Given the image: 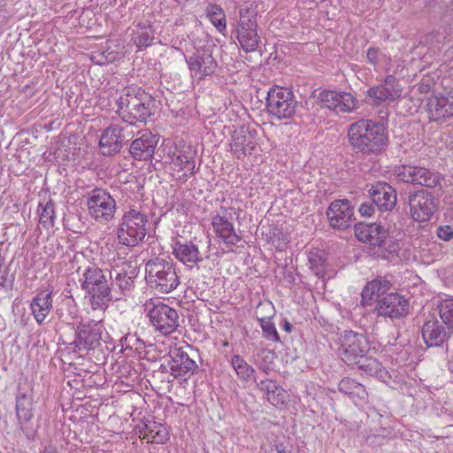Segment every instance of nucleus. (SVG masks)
<instances>
[{"mask_svg": "<svg viewBox=\"0 0 453 453\" xmlns=\"http://www.w3.org/2000/svg\"><path fill=\"white\" fill-rule=\"evenodd\" d=\"M380 120L361 119L348 127L347 136L349 146L355 154L378 156L387 147L388 111H380Z\"/></svg>", "mask_w": 453, "mask_h": 453, "instance_id": "1", "label": "nucleus"}, {"mask_svg": "<svg viewBox=\"0 0 453 453\" xmlns=\"http://www.w3.org/2000/svg\"><path fill=\"white\" fill-rule=\"evenodd\" d=\"M117 104L123 123L130 125L133 129L138 123H145L152 114L153 98L140 88H125Z\"/></svg>", "mask_w": 453, "mask_h": 453, "instance_id": "2", "label": "nucleus"}, {"mask_svg": "<svg viewBox=\"0 0 453 453\" xmlns=\"http://www.w3.org/2000/svg\"><path fill=\"white\" fill-rule=\"evenodd\" d=\"M148 285L161 294H169L180 283L176 264L170 258L154 257L145 265Z\"/></svg>", "mask_w": 453, "mask_h": 453, "instance_id": "3", "label": "nucleus"}, {"mask_svg": "<svg viewBox=\"0 0 453 453\" xmlns=\"http://www.w3.org/2000/svg\"><path fill=\"white\" fill-rule=\"evenodd\" d=\"M139 273L137 261L113 258L108 274L111 279L110 295L111 300H119L134 288V280Z\"/></svg>", "mask_w": 453, "mask_h": 453, "instance_id": "4", "label": "nucleus"}, {"mask_svg": "<svg viewBox=\"0 0 453 453\" xmlns=\"http://www.w3.org/2000/svg\"><path fill=\"white\" fill-rule=\"evenodd\" d=\"M149 219L146 213L130 209L124 212L118 231V241L127 247H136L143 242L147 234Z\"/></svg>", "mask_w": 453, "mask_h": 453, "instance_id": "5", "label": "nucleus"}, {"mask_svg": "<svg viewBox=\"0 0 453 453\" xmlns=\"http://www.w3.org/2000/svg\"><path fill=\"white\" fill-rule=\"evenodd\" d=\"M107 274L96 265L88 266L83 273L81 289L91 296V306L94 310L107 306L111 302V289Z\"/></svg>", "mask_w": 453, "mask_h": 453, "instance_id": "6", "label": "nucleus"}, {"mask_svg": "<svg viewBox=\"0 0 453 453\" xmlns=\"http://www.w3.org/2000/svg\"><path fill=\"white\" fill-rule=\"evenodd\" d=\"M257 11L252 4H245L239 9V20L234 35L241 47L246 52L255 51L259 43L257 34Z\"/></svg>", "mask_w": 453, "mask_h": 453, "instance_id": "7", "label": "nucleus"}, {"mask_svg": "<svg viewBox=\"0 0 453 453\" xmlns=\"http://www.w3.org/2000/svg\"><path fill=\"white\" fill-rule=\"evenodd\" d=\"M144 310L154 329L163 335H169L179 326V315L176 310L156 299L144 304Z\"/></svg>", "mask_w": 453, "mask_h": 453, "instance_id": "8", "label": "nucleus"}, {"mask_svg": "<svg viewBox=\"0 0 453 453\" xmlns=\"http://www.w3.org/2000/svg\"><path fill=\"white\" fill-rule=\"evenodd\" d=\"M297 104L293 92L288 88H271L267 93V111L278 119L292 118L296 111Z\"/></svg>", "mask_w": 453, "mask_h": 453, "instance_id": "9", "label": "nucleus"}, {"mask_svg": "<svg viewBox=\"0 0 453 453\" xmlns=\"http://www.w3.org/2000/svg\"><path fill=\"white\" fill-rule=\"evenodd\" d=\"M87 206L89 215L100 223L112 219L117 209L115 199L103 188H94L88 194Z\"/></svg>", "mask_w": 453, "mask_h": 453, "instance_id": "10", "label": "nucleus"}, {"mask_svg": "<svg viewBox=\"0 0 453 453\" xmlns=\"http://www.w3.org/2000/svg\"><path fill=\"white\" fill-rule=\"evenodd\" d=\"M134 129L128 124H111L106 127L99 141L104 155H111L120 150L122 146L133 139Z\"/></svg>", "mask_w": 453, "mask_h": 453, "instance_id": "11", "label": "nucleus"}, {"mask_svg": "<svg viewBox=\"0 0 453 453\" xmlns=\"http://www.w3.org/2000/svg\"><path fill=\"white\" fill-rule=\"evenodd\" d=\"M103 325L101 322L90 320L80 323L75 330V339L68 349L73 351H90L100 346Z\"/></svg>", "mask_w": 453, "mask_h": 453, "instance_id": "12", "label": "nucleus"}, {"mask_svg": "<svg viewBox=\"0 0 453 453\" xmlns=\"http://www.w3.org/2000/svg\"><path fill=\"white\" fill-rule=\"evenodd\" d=\"M368 350L369 342L363 334L346 330L341 334L338 354L348 365H353Z\"/></svg>", "mask_w": 453, "mask_h": 453, "instance_id": "13", "label": "nucleus"}, {"mask_svg": "<svg viewBox=\"0 0 453 453\" xmlns=\"http://www.w3.org/2000/svg\"><path fill=\"white\" fill-rule=\"evenodd\" d=\"M395 172L397 178L403 182L428 188L439 186L442 180L439 173L419 165H402Z\"/></svg>", "mask_w": 453, "mask_h": 453, "instance_id": "14", "label": "nucleus"}, {"mask_svg": "<svg viewBox=\"0 0 453 453\" xmlns=\"http://www.w3.org/2000/svg\"><path fill=\"white\" fill-rule=\"evenodd\" d=\"M408 204L411 218L418 222L430 220L438 209V200L431 192L425 189L410 193Z\"/></svg>", "mask_w": 453, "mask_h": 453, "instance_id": "15", "label": "nucleus"}, {"mask_svg": "<svg viewBox=\"0 0 453 453\" xmlns=\"http://www.w3.org/2000/svg\"><path fill=\"white\" fill-rule=\"evenodd\" d=\"M35 401L32 389L19 390L16 395V415L19 426L25 436L31 440L35 434L33 423Z\"/></svg>", "mask_w": 453, "mask_h": 453, "instance_id": "16", "label": "nucleus"}, {"mask_svg": "<svg viewBox=\"0 0 453 453\" xmlns=\"http://www.w3.org/2000/svg\"><path fill=\"white\" fill-rule=\"evenodd\" d=\"M409 299L398 293H390L378 299L376 311L379 316L402 319L408 315Z\"/></svg>", "mask_w": 453, "mask_h": 453, "instance_id": "17", "label": "nucleus"}, {"mask_svg": "<svg viewBox=\"0 0 453 453\" xmlns=\"http://www.w3.org/2000/svg\"><path fill=\"white\" fill-rule=\"evenodd\" d=\"M326 215L330 226L340 230L349 228L355 219L351 203L348 199L333 201L328 206Z\"/></svg>", "mask_w": 453, "mask_h": 453, "instance_id": "18", "label": "nucleus"}, {"mask_svg": "<svg viewBox=\"0 0 453 453\" xmlns=\"http://www.w3.org/2000/svg\"><path fill=\"white\" fill-rule=\"evenodd\" d=\"M443 323L433 315L426 318L420 332L427 348L442 346L449 340L450 331Z\"/></svg>", "mask_w": 453, "mask_h": 453, "instance_id": "19", "label": "nucleus"}, {"mask_svg": "<svg viewBox=\"0 0 453 453\" xmlns=\"http://www.w3.org/2000/svg\"><path fill=\"white\" fill-rule=\"evenodd\" d=\"M211 224L217 237L226 247L232 248L242 240V235L235 231L234 224L227 217V209L226 207L220 206L219 213L212 217Z\"/></svg>", "mask_w": 453, "mask_h": 453, "instance_id": "20", "label": "nucleus"}, {"mask_svg": "<svg viewBox=\"0 0 453 453\" xmlns=\"http://www.w3.org/2000/svg\"><path fill=\"white\" fill-rule=\"evenodd\" d=\"M372 203L380 211H391L396 205L395 189L387 182L378 181L369 189Z\"/></svg>", "mask_w": 453, "mask_h": 453, "instance_id": "21", "label": "nucleus"}, {"mask_svg": "<svg viewBox=\"0 0 453 453\" xmlns=\"http://www.w3.org/2000/svg\"><path fill=\"white\" fill-rule=\"evenodd\" d=\"M187 63L191 75L198 80L213 74L218 65L211 53L205 50H196L187 59Z\"/></svg>", "mask_w": 453, "mask_h": 453, "instance_id": "22", "label": "nucleus"}, {"mask_svg": "<svg viewBox=\"0 0 453 453\" xmlns=\"http://www.w3.org/2000/svg\"><path fill=\"white\" fill-rule=\"evenodd\" d=\"M168 365L174 378H183L193 374L198 369L196 363L189 357L182 348H174L169 352Z\"/></svg>", "mask_w": 453, "mask_h": 453, "instance_id": "23", "label": "nucleus"}, {"mask_svg": "<svg viewBox=\"0 0 453 453\" xmlns=\"http://www.w3.org/2000/svg\"><path fill=\"white\" fill-rule=\"evenodd\" d=\"M402 94L397 79L394 75H388L383 83L370 88L367 96L373 100L374 104L382 102H393L399 98Z\"/></svg>", "mask_w": 453, "mask_h": 453, "instance_id": "24", "label": "nucleus"}, {"mask_svg": "<svg viewBox=\"0 0 453 453\" xmlns=\"http://www.w3.org/2000/svg\"><path fill=\"white\" fill-rule=\"evenodd\" d=\"M355 234L360 242L380 248L386 245L388 235V231L377 223L355 225Z\"/></svg>", "mask_w": 453, "mask_h": 453, "instance_id": "25", "label": "nucleus"}, {"mask_svg": "<svg viewBox=\"0 0 453 453\" xmlns=\"http://www.w3.org/2000/svg\"><path fill=\"white\" fill-rule=\"evenodd\" d=\"M157 142V135L151 132L144 131L140 137L133 141L129 151L136 160H148L152 157Z\"/></svg>", "mask_w": 453, "mask_h": 453, "instance_id": "26", "label": "nucleus"}, {"mask_svg": "<svg viewBox=\"0 0 453 453\" xmlns=\"http://www.w3.org/2000/svg\"><path fill=\"white\" fill-rule=\"evenodd\" d=\"M173 254L180 262L190 269L203 259L198 246L192 242L176 241L173 245Z\"/></svg>", "mask_w": 453, "mask_h": 453, "instance_id": "27", "label": "nucleus"}, {"mask_svg": "<svg viewBox=\"0 0 453 453\" xmlns=\"http://www.w3.org/2000/svg\"><path fill=\"white\" fill-rule=\"evenodd\" d=\"M53 289L37 293L30 303V310L35 321L42 325L53 308Z\"/></svg>", "mask_w": 453, "mask_h": 453, "instance_id": "28", "label": "nucleus"}, {"mask_svg": "<svg viewBox=\"0 0 453 453\" xmlns=\"http://www.w3.org/2000/svg\"><path fill=\"white\" fill-rule=\"evenodd\" d=\"M338 389L348 395L357 406H363L368 403L369 395L365 387L351 378L342 379Z\"/></svg>", "mask_w": 453, "mask_h": 453, "instance_id": "29", "label": "nucleus"}, {"mask_svg": "<svg viewBox=\"0 0 453 453\" xmlns=\"http://www.w3.org/2000/svg\"><path fill=\"white\" fill-rule=\"evenodd\" d=\"M430 119L438 121L453 116V96H433L427 103Z\"/></svg>", "mask_w": 453, "mask_h": 453, "instance_id": "30", "label": "nucleus"}, {"mask_svg": "<svg viewBox=\"0 0 453 453\" xmlns=\"http://www.w3.org/2000/svg\"><path fill=\"white\" fill-rule=\"evenodd\" d=\"M353 365L369 376H374L382 381H386L390 378L388 372L381 365V364L371 356L364 354L356 361Z\"/></svg>", "mask_w": 453, "mask_h": 453, "instance_id": "31", "label": "nucleus"}, {"mask_svg": "<svg viewBox=\"0 0 453 453\" xmlns=\"http://www.w3.org/2000/svg\"><path fill=\"white\" fill-rule=\"evenodd\" d=\"M131 35V41L140 50L150 46L155 40L154 30L148 20L136 24Z\"/></svg>", "mask_w": 453, "mask_h": 453, "instance_id": "32", "label": "nucleus"}, {"mask_svg": "<svg viewBox=\"0 0 453 453\" xmlns=\"http://www.w3.org/2000/svg\"><path fill=\"white\" fill-rule=\"evenodd\" d=\"M391 287L388 280L377 278L372 281H369L365 286L362 291V304L370 305L372 302L380 297V295L386 293Z\"/></svg>", "mask_w": 453, "mask_h": 453, "instance_id": "33", "label": "nucleus"}, {"mask_svg": "<svg viewBox=\"0 0 453 453\" xmlns=\"http://www.w3.org/2000/svg\"><path fill=\"white\" fill-rule=\"evenodd\" d=\"M195 153L188 148V150H176L173 152L172 162L175 167L185 171L184 176L187 178L195 173Z\"/></svg>", "mask_w": 453, "mask_h": 453, "instance_id": "34", "label": "nucleus"}, {"mask_svg": "<svg viewBox=\"0 0 453 453\" xmlns=\"http://www.w3.org/2000/svg\"><path fill=\"white\" fill-rule=\"evenodd\" d=\"M232 140L231 149L237 158L243 157L247 153L251 154V151L255 149L252 137L245 131L235 133Z\"/></svg>", "mask_w": 453, "mask_h": 453, "instance_id": "35", "label": "nucleus"}, {"mask_svg": "<svg viewBox=\"0 0 453 453\" xmlns=\"http://www.w3.org/2000/svg\"><path fill=\"white\" fill-rule=\"evenodd\" d=\"M258 388L266 394V398L274 406L285 403V390L271 380H263L257 383Z\"/></svg>", "mask_w": 453, "mask_h": 453, "instance_id": "36", "label": "nucleus"}, {"mask_svg": "<svg viewBox=\"0 0 453 453\" xmlns=\"http://www.w3.org/2000/svg\"><path fill=\"white\" fill-rule=\"evenodd\" d=\"M230 364L240 380L245 382L256 380L255 369L240 355L236 354L232 356Z\"/></svg>", "mask_w": 453, "mask_h": 453, "instance_id": "37", "label": "nucleus"}, {"mask_svg": "<svg viewBox=\"0 0 453 453\" xmlns=\"http://www.w3.org/2000/svg\"><path fill=\"white\" fill-rule=\"evenodd\" d=\"M145 438L151 442L164 444L169 439V432L167 428L161 423L152 422L145 425Z\"/></svg>", "mask_w": 453, "mask_h": 453, "instance_id": "38", "label": "nucleus"}, {"mask_svg": "<svg viewBox=\"0 0 453 453\" xmlns=\"http://www.w3.org/2000/svg\"><path fill=\"white\" fill-rule=\"evenodd\" d=\"M337 100L334 104V111L340 112H351L357 106V98L348 92H338Z\"/></svg>", "mask_w": 453, "mask_h": 453, "instance_id": "39", "label": "nucleus"}, {"mask_svg": "<svg viewBox=\"0 0 453 453\" xmlns=\"http://www.w3.org/2000/svg\"><path fill=\"white\" fill-rule=\"evenodd\" d=\"M207 15L217 30L224 34L226 30V21L223 9L218 4H211L207 8Z\"/></svg>", "mask_w": 453, "mask_h": 453, "instance_id": "40", "label": "nucleus"}, {"mask_svg": "<svg viewBox=\"0 0 453 453\" xmlns=\"http://www.w3.org/2000/svg\"><path fill=\"white\" fill-rule=\"evenodd\" d=\"M39 208H41L40 224L47 229L52 227L56 219L55 205L52 200H48L44 204L40 203Z\"/></svg>", "mask_w": 453, "mask_h": 453, "instance_id": "41", "label": "nucleus"}, {"mask_svg": "<svg viewBox=\"0 0 453 453\" xmlns=\"http://www.w3.org/2000/svg\"><path fill=\"white\" fill-rule=\"evenodd\" d=\"M258 321L260 323L263 331V335L265 338L275 342L280 341L275 325L272 322L270 318H261L258 319Z\"/></svg>", "mask_w": 453, "mask_h": 453, "instance_id": "42", "label": "nucleus"}, {"mask_svg": "<svg viewBox=\"0 0 453 453\" xmlns=\"http://www.w3.org/2000/svg\"><path fill=\"white\" fill-rule=\"evenodd\" d=\"M441 320L449 326H453V298H446L439 305Z\"/></svg>", "mask_w": 453, "mask_h": 453, "instance_id": "43", "label": "nucleus"}, {"mask_svg": "<svg viewBox=\"0 0 453 453\" xmlns=\"http://www.w3.org/2000/svg\"><path fill=\"white\" fill-rule=\"evenodd\" d=\"M122 346L126 349H134L135 351H142L145 349V342L141 340L136 334H127L121 339Z\"/></svg>", "mask_w": 453, "mask_h": 453, "instance_id": "44", "label": "nucleus"}, {"mask_svg": "<svg viewBox=\"0 0 453 453\" xmlns=\"http://www.w3.org/2000/svg\"><path fill=\"white\" fill-rule=\"evenodd\" d=\"M337 93L338 92L333 90H322L319 92L318 99L323 103L326 108L334 111V104L337 100Z\"/></svg>", "mask_w": 453, "mask_h": 453, "instance_id": "45", "label": "nucleus"}, {"mask_svg": "<svg viewBox=\"0 0 453 453\" xmlns=\"http://www.w3.org/2000/svg\"><path fill=\"white\" fill-rule=\"evenodd\" d=\"M310 268L318 276L323 277L325 274L324 262L320 257L315 256L309 258Z\"/></svg>", "mask_w": 453, "mask_h": 453, "instance_id": "46", "label": "nucleus"}, {"mask_svg": "<svg viewBox=\"0 0 453 453\" xmlns=\"http://www.w3.org/2000/svg\"><path fill=\"white\" fill-rule=\"evenodd\" d=\"M15 280V274L10 273L9 267H6L0 273V286L6 288L11 289L13 286Z\"/></svg>", "mask_w": 453, "mask_h": 453, "instance_id": "47", "label": "nucleus"}, {"mask_svg": "<svg viewBox=\"0 0 453 453\" xmlns=\"http://www.w3.org/2000/svg\"><path fill=\"white\" fill-rule=\"evenodd\" d=\"M437 235L441 240L449 241L453 237V230L449 226H441L438 228Z\"/></svg>", "mask_w": 453, "mask_h": 453, "instance_id": "48", "label": "nucleus"}, {"mask_svg": "<svg viewBox=\"0 0 453 453\" xmlns=\"http://www.w3.org/2000/svg\"><path fill=\"white\" fill-rule=\"evenodd\" d=\"M375 209H377L376 205L372 203H362L359 207V212L362 216H371L374 213Z\"/></svg>", "mask_w": 453, "mask_h": 453, "instance_id": "49", "label": "nucleus"}, {"mask_svg": "<svg viewBox=\"0 0 453 453\" xmlns=\"http://www.w3.org/2000/svg\"><path fill=\"white\" fill-rule=\"evenodd\" d=\"M379 53L380 50L378 48H369L366 54L368 62L375 65L378 63Z\"/></svg>", "mask_w": 453, "mask_h": 453, "instance_id": "50", "label": "nucleus"}, {"mask_svg": "<svg viewBox=\"0 0 453 453\" xmlns=\"http://www.w3.org/2000/svg\"><path fill=\"white\" fill-rule=\"evenodd\" d=\"M261 356L265 360H269L271 362L273 358L274 351L264 349L261 350Z\"/></svg>", "mask_w": 453, "mask_h": 453, "instance_id": "51", "label": "nucleus"}, {"mask_svg": "<svg viewBox=\"0 0 453 453\" xmlns=\"http://www.w3.org/2000/svg\"><path fill=\"white\" fill-rule=\"evenodd\" d=\"M41 453H59V452L56 446L50 444V445L44 447L43 449L41 450Z\"/></svg>", "mask_w": 453, "mask_h": 453, "instance_id": "52", "label": "nucleus"}, {"mask_svg": "<svg viewBox=\"0 0 453 453\" xmlns=\"http://www.w3.org/2000/svg\"><path fill=\"white\" fill-rule=\"evenodd\" d=\"M277 453H293L291 450L287 449L286 446L282 443L276 445Z\"/></svg>", "mask_w": 453, "mask_h": 453, "instance_id": "53", "label": "nucleus"}, {"mask_svg": "<svg viewBox=\"0 0 453 453\" xmlns=\"http://www.w3.org/2000/svg\"><path fill=\"white\" fill-rule=\"evenodd\" d=\"M283 328L287 332H291L292 325L288 320H285L283 324Z\"/></svg>", "mask_w": 453, "mask_h": 453, "instance_id": "54", "label": "nucleus"}, {"mask_svg": "<svg viewBox=\"0 0 453 453\" xmlns=\"http://www.w3.org/2000/svg\"><path fill=\"white\" fill-rule=\"evenodd\" d=\"M3 261H4V260H0V273L3 272V271H2V262H3Z\"/></svg>", "mask_w": 453, "mask_h": 453, "instance_id": "55", "label": "nucleus"}, {"mask_svg": "<svg viewBox=\"0 0 453 453\" xmlns=\"http://www.w3.org/2000/svg\"><path fill=\"white\" fill-rule=\"evenodd\" d=\"M0 260H4V258H2V257L0 256Z\"/></svg>", "mask_w": 453, "mask_h": 453, "instance_id": "56", "label": "nucleus"}]
</instances>
